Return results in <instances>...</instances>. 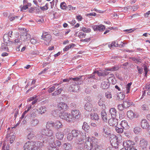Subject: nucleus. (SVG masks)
Masks as SVG:
<instances>
[{"mask_svg":"<svg viewBox=\"0 0 150 150\" xmlns=\"http://www.w3.org/2000/svg\"><path fill=\"white\" fill-rule=\"evenodd\" d=\"M42 144L39 141H29L25 143L24 146V150H38L42 147Z\"/></svg>","mask_w":150,"mask_h":150,"instance_id":"nucleus-1","label":"nucleus"},{"mask_svg":"<svg viewBox=\"0 0 150 150\" xmlns=\"http://www.w3.org/2000/svg\"><path fill=\"white\" fill-rule=\"evenodd\" d=\"M94 141H92L89 137L86 138V142L84 144L83 147H82V149H84V150H91L93 148V145Z\"/></svg>","mask_w":150,"mask_h":150,"instance_id":"nucleus-2","label":"nucleus"},{"mask_svg":"<svg viewBox=\"0 0 150 150\" xmlns=\"http://www.w3.org/2000/svg\"><path fill=\"white\" fill-rule=\"evenodd\" d=\"M59 116L61 119L65 120L68 122H72V116L70 113L63 112L59 114Z\"/></svg>","mask_w":150,"mask_h":150,"instance_id":"nucleus-3","label":"nucleus"},{"mask_svg":"<svg viewBox=\"0 0 150 150\" xmlns=\"http://www.w3.org/2000/svg\"><path fill=\"white\" fill-rule=\"evenodd\" d=\"M86 133H83L81 132L76 138V140L78 141L77 143L80 144L79 147H81V144L84 142L83 140H86Z\"/></svg>","mask_w":150,"mask_h":150,"instance_id":"nucleus-4","label":"nucleus"},{"mask_svg":"<svg viewBox=\"0 0 150 150\" xmlns=\"http://www.w3.org/2000/svg\"><path fill=\"white\" fill-rule=\"evenodd\" d=\"M41 134L42 135L48 137H52L53 135V132L52 129H43L41 130Z\"/></svg>","mask_w":150,"mask_h":150,"instance_id":"nucleus-5","label":"nucleus"},{"mask_svg":"<svg viewBox=\"0 0 150 150\" xmlns=\"http://www.w3.org/2000/svg\"><path fill=\"white\" fill-rule=\"evenodd\" d=\"M148 142L147 140L144 139H141L139 142L140 150H147V146Z\"/></svg>","mask_w":150,"mask_h":150,"instance_id":"nucleus-6","label":"nucleus"},{"mask_svg":"<svg viewBox=\"0 0 150 150\" xmlns=\"http://www.w3.org/2000/svg\"><path fill=\"white\" fill-rule=\"evenodd\" d=\"M71 115L72 116V122L73 120L75 119H78L81 116V113L78 110H74L72 111Z\"/></svg>","mask_w":150,"mask_h":150,"instance_id":"nucleus-7","label":"nucleus"},{"mask_svg":"<svg viewBox=\"0 0 150 150\" xmlns=\"http://www.w3.org/2000/svg\"><path fill=\"white\" fill-rule=\"evenodd\" d=\"M43 39L45 41L44 44L47 45L49 44L52 39V36L50 34H46L44 35L43 34L42 36Z\"/></svg>","mask_w":150,"mask_h":150,"instance_id":"nucleus-8","label":"nucleus"},{"mask_svg":"<svg viewBox=\"0 0 150 150\" xmlns=\"http://www.w3.org/2000/svg\"><path fill=\"white\" fill-rule=\"evenodd\" d=\"M27 32H23V34H21V40L24 41H26L29 40L31 37L30 35Z\"/></svg>","mask_w":150,"mask_h":150,"instance_id":"nucleus-9","label":"nucleus"},{"mask_svg":"<svg viewBox=\"0 0 150 150\" xmlns=\"http://www.w3.org/2000/svg\"><path fill=\"white\" fill-rule=\"evenodd\" d=\"M108 122L110 126L115 127L117 125L118 120L115 117H112L109 120Z\"/></svg>","mask_w":150,"mask_h":150,"instance_id":"nucleus-10","label":"nucleus"},{"mask_svg":"<svg viewBox=\"0 0 150 150\" xmlns=\"http://www.w3.org/2000/svg\"><path fill=\"white\" fill-rule=\"evenodd\" d=\"M82 77V76H81L74 78H70L69 79L70 80L71 79L73 80L76 84H81L83 83V81L82 80V79H81Z\"/></svg>","mask_w":150,"mask_h":150,"instance_id":"nucleus-11","label":"nucleus"},{"mask_svg":"<svg viewBox=\"0 0 150 150\" xmlns=\"http://www.w3.org/2000/svg\"><path fill=\"white\" fill-rule=\"evenodd\" d=\"M58 107L59 110H67L68 108L67 104L64 102L59 103L58 105Z\"/></svg>","mask_w":150,"mask_h":150,"instance_id":"nucleus-12","label":"nucleus"},{"mask_svg":"<svg viewBox=\"0 0 150 150\" xmlns=\"http://www.w3.org/2000/svg\"><path fill=\"white\" fill-rule=\"evenodd\" d=\"M134 143L133 142L129 140H127L125 142H123V145L125 147V148L126 149L129 147H131L134 145Z\"/></svg>","mask_w":150,"mask_h":150,"instance_id":"nucleus-13","label":"nucleus"},{"mask_svg":"<svg viewBox=\"0 0 150 150\" xmlns=\"http://www.w3.org/2000/svg\"><path fill=\"white\" fill-rule=\"evenodd\" d=\"M127 117L131 120L133 119L134 118L137 117V116L132 110H129L127 112Z\"/></svg>","mask_w":150,"mask_h":150,"instance_id":"nucleus-14","label":"nucleus"},{"mask_svg":"<svg viewBox=\"0 0 150 150\" xmlns=\"http://www.w3.org/2000/svg\"><path fill=\"white\" fill-rule=\"evenodd\" d=\"M64 135V133L60 131H58L55 134L56 138L59 140H62L63 139Z\"/></svg>","mask_w":150,"mask_h":150,"instance_id":"nucleus-15","label":"nucleus"},{"mask_svg":"<svg viewBox=\"0 0 150 150\" xmlns=\"http://www.w3.org/2000/svg\"><path fill=\"white\" fill-rule=\"evenodd\" d=\"M94 73L97 74L99 76H104L106 75H107L108 74V73H107V72L104 70H100L99 71H96L94 72Z\"/></svg>","mask_w":150,"mask_h":150,"instance_id":"nucleus-16","label":"nucleus"},{"mask_svg":"<svg viewBox=\"0 0 150 150\" xmlns=\"http://www.w3.org/2000/svg\"><path fill=\"white\" fill-rule=\"evenodd\" d=\"M5 44L4 43H2L1 44V50H2L4 51H9L8 50L9 48H10L9 46L10 44H8L6 43Z\"/></svg>","mask_w":150,"mask_h":150,"instance_id":"nucleus-17","label":"nucleus"},{"mask_svg":"<svg viewBox=\"0 0 150 150\" xmlns=\"http://www.w3.org/2000/svg\"><path fill=\"white\" fill-rule=\"evenodd\" d=\"M141 126L144 129L147 128L148 126H149V124L146 119H144L142 120L141 122Z\"/></svg>","mask_w":150,"mask_h":150,"instance_id":"nucleus-18","label":"nucleus"},{"mask_svg":"<svg viewBox=\"0 0 150 150\" xmlns=\"http://www.w3.org/2000/svg\"><path fill=\"white\" fill-rule=\"evenodd\" d=\"M133 103L132 102L130 103L129 99H125L123 101V105L125 108H127L129 107L130 105H132Z\"/></svg>","mask_w":150,"mask_h":150,"instance_id":"nucleus-19","label":"nucleus"},{"mask_svg":"<svg viewBox=\"0 0 150 150\" xmlns=\"http://www.w3.org/2000/svg\"><path fill=\"white\" fill-rule=\"evenodd\" d=\"M10 38H11V36L8 35V34H4L3 37L4 42L6 43L10 44L11 43L9 42L10 40Z\"/></svg>","mask_w":150,"mask_h":150,"instance_id":"nucleus-20","label":"nucleus"},{"mask_svg":"<svg viewBox=\"0 0 150 150\" xmlns=\"http://www.w3.org/2000/svg\"><path fill=\"white\" fill-rule=\"evenodd\" d=\"M84 109L88 111H91L93 108L92 105L89 103H86L84 106Z\"/></svg>","mask_w":150,"mask_h":150,"instance_id":"nucleus-21","label":"nucleus"},{"mask_svg":"<svg viewBox=\"0 0 150 150\" xmlns=\"http://www.w3.org/2000/svg\"><path fill=\"white\" fill-rule=\"evenodd\" d=\"M110 86V83L108 81H103L101 85V87L103 89L108 88Z\"/></svg>","mask_w":150,"mask_h":150,"instance_id":"nucleus-22","label":"nucleus"},{"mask_svg":"<svg viewBox=\"0 0 150 150\" xmlns=\"http://www.w3.org/2000/svg\"><path fill=\"white\" fill-rule=\"evenodd\" d=\"M63 125L60 121H57L55 122H54V127H55L57 129H59L63 127Z\"/></svg>","mask_w":150,"mask_h":150,"instance_id":"nucleus-23","label":"nucleus"},{"mask_svg":"<svg viewBox=\"0 0 150 150\" xmlns=\"http://www.w3.org/2000/svg\"><path fill=\"white\" fill-rule=\"evenodd\" d=\"M109 112L111 115L112 117H116L117 115V111L115 108H110V110Z\"/></svg>","mask_w":150,"mask_h":150,"instance_id":"nucleus-24","label":"nucleus"},{"mask_svg":"<svg viewBox=\"0 0 150 150\" xmlns=\"http://www.w3.org/2000/svg\"><path fill=\"white\" fill-rule=\"evenodd\" d=\"M8 18L10 21H12L14 20L16 21H20L22 18L20 17L19 16H17L13 17L11 15L9 16L8 17Z\"/></svg>","mask_w":150,"mask_h":150,"instance_id":"nucleus-25","label":"nucleus"},{"mask_svg":"<svg viewBox=\"0 0 150 150\" xmlns=\"http://www.w3.org/2000/svg\"><path fill=\"white\" fill-rule=\"evenodd\" d=\"M102 131L103 133H104L106 135H108L110 133L109 127L107 125L104 126L103 127Z\"/></svg>","mask_w":150,"mask_h":150,"instance_id":"nucleus-26","label":"nucleus"},{"mask_svg":"<svg viewBox=\"0 0 150 150\" xmlns=\"http://www.w3.org/2000/svg\"><path fill=\"white\" fill-rule=\"evenodd\" d=\"M120 125L123 129L128 128V127L127 122L125 120L122 121Z\"/></svg>","mask_w":150,"mask_h":150,"instance_id":"nucleus-27","label":"nucleus"},{"mask_svg":"<svg viewBox=\"0 0 150 150\" xmlns=\"http://www.w3.org/2000/svg\"><path fill=\"white\" fill-rule=\"evenodd\" d=\"M53 127H54V122H47L46 125V128L48 129H51Z\"/></svg>","mask_w":150,"mask_h":150,"instance_id":"nucleus-28","label":"nucleus"},{"mask_svg":"<svg viewBox=\"0 0 150 150\" xmlns=\"http://www.w3.org/2000/svg\"><path fill=\"white\" fill-rule=\"evenodd\" d=\"M81 132L80 131L74 129L72 130L71 132V134L73 137H76V138Z\"/></svg>","mask_w":150,"mask_h":150,"instance_id":"nucleus-29","label":"nucleus"},{"mask_svg":"<svg viewBox=\"0 0 150 150\" xmlns=\"http://www.w3.org/2000/svg\"><path fill=\"white\" fill-rule=\"evenodd\" d=\"M112 146L114 147V149H119L118 142L117 140L116 139L112 143Z\"/></svg>","mask_w":150,"mask_h":150,"instance_id":"nucleus-30","label":"nucleus"},{"mask_svg":"<svg viewBox=\"0 0 150 150\" xmlns=\"http://www.w3.org/2000/svg\"><path fill=\"white\" fill-rule=\"evenodd\" d=\"M91 118L92 120H98L99 119V116L96 113L91 114Z\"/></svg>","mask_w":150,"mask_h":150,"instance_id":"nucleus-31","label":"nucleus"},{"mask_svg":"<svg viewBox=\"0 0 150 150\" xmlns=\"http://www.w3.org/2000/svg\"><path fill=\"white\" fill-rule=\"evenodd\" d=\"M63 147L66 150H70L72 148L71 144L68 143H65L64 144Z\"/></svg>","mask_w":150,"mask_h":150,"instance_id":"nucleus-32","label":"nucleus"},{"mask_svg":"<svg viewBox=\"0 0 150 150\" xmlns=\"http://www.w3.org/2000/svg\"><path fill=\"white\" fill-rule=\"evenodd\" d=\"M30 123L32 126H35L39 124V121L36 119H33L31 121Z\"/></svg>","mask_w":150,"mask_h":150,"instance_id":"nucleus-33","label":"nucleus"},{"mask_svg":"<svg viewBox=\"0 0 150 150\" xmlns=\"http://www.w3.org/2000/svg\"><path fill=\"white\" fill-rule=\"evenodd\" d=\"M101 114L102 119L103 121L106 122L107 120V118L106 112L105 111H103L101 112Z\"/></svg>","mask_w":150,"mask_h":150,"instance_id":"nucleus-34","label":"nucleus"},{"mask_svg":"<svg viewBox=\"0 0 150 150\" xmlns=\"http://www.w3.org/2000/svg\"><path fill=\"white\" fill-rule=\"evenodd\" d=\"M121 127L120 125L115 127V129L117 133H121L123 132V129Z\"/></svg>","mask_w":150,"mask_h":150,"instance_id":"nucleus-35","label":"nucleus"},{"mask_svg":"<svg viewBox=\"0 0 150 150\" xmlns=\"http://www.w3.org/2000/svg\"><path fill=\"white\" fill-rule=\"evenodd\" d=\"M82 128L85 131L88 132L90 129V126L86 122H84Z\"/></svg>","mask_w":150,"mask_h":150,"instance_id":"nucleus-36","label":"nucleus"},{"mask_svg":"<svg viewBox=\"0 0 150 150\" xmlns=\"http://www.w3.org/2000/svg\"><path fill=\"white\" fill-rule=\"evenodd\" d=\"M142 109L144 111L148 110L149 109V107L148 104L146 103H145L143 104L141 107Z\"/></svg>","mask_w":150,"mask_h":150,"instance_id":"nucleus-37","label":"nucleus"},{"mask_svg":"<svg viewBox=\"0 0 150 150\" xmlns=\"http://www.w3.org/2000/svg\"><path fill=\"white\" fill-rule=\"evenodd\" d=\"M108 46L110 49H112V48H113V47H118L119 45L116 42L114 41L112 42L110 45H109Z\"/></svg>","mask_w":150,"mask_h":150,"instance_id":"nucleus-38","label":"nucleus"},{"mask_svg":"<svg viewBox=\"0 0 150 150\" xmlns=\"http://www.w3.org/2000/svg\"><path fill=\"white\" fill-rule=\"evenodd\" d=\"M46 111V108L45 106H41L39 108V112L41 114L45 113Z\"/></svg>","mask_w":150,"mask_h":150,"instance_id":"nucleus-39","label":"nucleus"},{"mask_svg":"<svg viewBox=\"0 0 150 150\" xmlns=\"http://www.w3.org/2000/svg\"><path fill=\"white\" fill-rule=\"evenodd\" d=\"M81 31H82L86 33H88L91 31V29L90 28H85L84 27H82L81 28Z\"/></svg>","mask_w":150,"mask_h":150,"instance_id":"nucleus-40","label":"nucleus"},{"mask_svg":"<svg viewBox=\"0 0 150 150\" xmlns=\"http://www.w3.org/2000/svg\"><path fill=\"white\" fill-rule=\"evenodd\" d=\"M142 130V129L139 127H137L134 129V132L136 134H138Z\"/></svg>","mask_w":150,"mask_h":150,"instance_id":"nucleus-41","label":"nucleus"},{"mask_svg":"<svg viewBox=\"0 0 150 150\" xmlns=\"http://www.w3.org/2000/svg\"><path fill=\"white\" fill-rule=\"evenodd\" d=\"M30 42L33 45H35L39 43V42L37 40L34 38H32L30 39Z\"/></svg>","mask_w":150,"mask_h":150,"instance_id":"nucleus-42","label":"nucleus"},{"mask_svg":"<svg viewBox=\"0 0 150 150\" xmlns=\"http://www.w3.org/2000/svg\"><path fill=\"white\" fill-rule=\"evenodd\" d=\"M132 84L131 83H128L126 86V93L127 94L129 93L130 90V86Z\"/></svg>","mask_w":150,"mask_h":150,"instance_id":"nucleus-43","label":"nucleus"},{"mask_svg":"<svg viewBox=\"0 0 150 150\" xmlns=\"http://www.w3.org/2000/svg\"><path fill=\"white\" fill-rule=\"evenodd\" d=\"M35 136V134L33 132H31L28 135V138L29 139H32Z\"/></svg>","mask_w":150,"mask_h":150,"instance_id":"nucleus-44","label":"nucleus"},{"mask_svg":"<svg viewBox=\"0 0 150 150\" xmlns=\"http://www.w3.org/2000/svg\"><path fill=\"white\" fill-rule=\"evenodd\" d=\"M119 69V67L117 66H116L113 67L109 69L108 70L110 71H115L118 70Z\"/></svg>","mask_w":150,"mask_h":150,"instance_id":"nucleus-45","label":"nucleus"},{"mask_svg":"<svg viewBox=\"0 0 150 150\" xmlns=\"http://www.w3.org/2000/svg\"><path fill=\"white\" fill-rule=\"evenodd\" d=\"M86 35V34L82 32H80L78 34V36L80 38H85Z\"/></svg>","mask_w":150,"mask_h":150,"instance_id":"nucleus-46","label":"nucleus"},{"mask_svg":"<svg viewBox=\"0 0 150 150\" xmlns=\"http://www.w3.org/2000/svg\"><path fill=\"white\" fill-rule=\"evenodd\" d=\"M60 7L62 9H64L67 8L66 4L64 2H63L61 3Z\"/></svg>","mask_w":150,"mask_h":150,"instance_id":"nucleus-47","label":"nucleus"},{"mask_svg":"<svg viewBox=\"0 0 150 150\" xmlns=\"http://www.w3.org/2000/svg\"><path fill=\"white\" fill-rule=\"evenodd\" d=\"M98 104L99 106H102L103 107H105V106L104 104V102L103 100V99L101 98H100L98 102Z\"/></svg>","mask_w":150,"mask_h":150,"instance_id":"nucleus-48","label":"nucleus"},{"mask_svg":"<svg viewBox=\"0 0 150 150\" xmlns=\"http://www.w3.org/2000/svg\"><path fill=\"white\" fill-rule=\"evenodd\" d=\"M73 136L71 133L68 134L67 136V138L68 140L71 141L73 139Z\"/></svg>","mask_w":150,"mask_h":150,"instance_id":"nucleus-49","label":"nucleus"},{"mask_svg":"<svg viewBox=\"0 0 150 150\" xmlns=\"http://www.w3.org/2000/svg\"><path fill=\"white\" fill-rule=\"evenodd\" d=\"M98 30L99 31L103 30L105 29V27L104 25H98Z\"/></svg>","mask_w":150,"mask_h":150,"instance_id":"nucleus-50","label":"nucleus"},{"mask_svg":"<svg viewBox=\"0 0 150 150\" xmlns=\"http://www.w3.org/2000/svg\"><path fill=\"white\" fill-rule=\"evenodd\" d=\"M105 96L108 99H110L112 98V95L111 93L110 92H107L105 94Z\"/></svg>","mask_w":150,"mask_h":150,"instance_id":"nucleus-51","label":"nucleus"},{"mask_svg":"<svg viewBox=\"0 0 150 150\" xmlns=\"http://www.w3.org/2000/svg\"><path fill=\"white\" fill-rule=\"evenodd\" d=\"M117 108H118V109L120 110H121V111L123 110V109L125 108V107H124V106L123 105V103L122 104H119L117 106Z\"/></svg>","mask_w":150,"mask_h":150,"instance_id":"nucleus-52","label":"nucleus"},{"mask_svg":"<svg viewBox=\"0 0 150 150\" xmlns=\"http://www.w3.org/2000/svg\"><path fill=\"white\" fill-rule=\"evenodd\" d=\"M95 73L94 72L92 74L89 75L88 76V78L87 79L88 81L89 82V80L90 79H96L95 77V75L94 74Z\"/></svg>","mask_w":150,"mask_h":150,"instance_id":"nucleus-53","label":"nucleus"},{"mask_svg":"<svg viewBox=\"0 0 150 150\" xmlns=\"http://www.w3.org/2000/svg\"><path fill=\"white\" fill-rule=\"evenodd\" d=\"M14 43L16 44L17 43L18 45H21L22 43L21 41H20V39L18 38L14 40Z\"/></svg>","mask_w":150,"mask_h":150,"instance_id":"nucleus-54","label":"nucleus"},{"mask_svg":"<svg viewBox=\"0 0 150 150\" xmlns=\"http://www.w3.org/2000/svg\"><path fill=\"white\" fill-rule=\"evenodd\" d=\"M18 29L19 31L22 33V34H23V32H27L28 31L27 30L23 28H19Z\"/></svg>","mask_w":150,"mask_h":150,"instance_id":"nucleus-55","label":"nucleus"},{"mask_svg":"<svg viewBox=\"0 0 150 150\" xmlns=\"http://www.w3.org/2000/svg\"><path fill=\"white\" fill-rule=\"evenodd\" d=\"M93 146L95 147L94 150H100V148L101 147L98 145L96 142V144H95V145H94Z\"/></svg>","mask_w":150,"mask_h":150,"instance_id":"nucleus-56","label":"nucleus"},{"mask_svg":"<svg viewBox=\"0 0 150 150\" xmlns=\"http://www.w3.org/2000/svg\"><path fill=\"white\" fill-rule=\"evenodd\" d=\"M48 4H46L44 6L41 7L40 8L43 11L46 10L48 9Z\"/></svg>","mask_w":150,"mask_h":150,"instance_id":"nucleus-57","label":"nucleus"},{"mask_svg":"<svg viewBox=\"0 0 150 150\" xmlns=\"http://www.w3.org/2000/svg\"><path fill=\"white\" fill-rule=\"evenodd\" d=\"M125 95L122 93H120L118 96V97L119 99L121 100L125 98Z\"/></svg>","mask_w":150,"mask_h":150,"instance_id":"nucleus-58","label":"nucleus"},{"mask_svg":"<svg viewBox=\"0 0 150 150\" xmlns=\"http://www.w3.org/2000/svg\"><path fill=\"white\" fill-rule=\"evenodd\" d=\"M37 111V110L36 109H33L32 111H31L30 112V115L31 116H34L35 115V112Z\"/></svg>","mask_w":150,"mask_h":150,"instance_id":"nucleus-59","label":"nucleus"},{"mask_svg":"<svg viewBox=\"0 0 150 150\" xmlns=\"http://www.w3.org/2000/svg\"><path fill=\"white\" fill-rule=\"evenodd\" d=\"M61 142L58 140H56L54 142V145L56 146H59L61 145Z\"/></svg>","mask_w":150,"mask_h":150,"instance_id":"nucleus-60","label":"nucleus"},{"mask_svg":"<svg viewBox=\"0 0 150 150\" xmlns=\"http://www.w3.org/2000/svg\"><path fill=\"white\" fill-rule=\"evenodd\" d=\"M55 89V87L54 86H52L48 89V92L49 93H51Z\"/></svg>","mask_w":150,"mask_h":150,"instance_id":"nucleus-61","label":"nucleus"},{"mask_svg":"<svg viewBox=\"0 0 150 150\" xmlns=\"http://www.w3.org/2000/svg\"><path fill=\"white\" fill-rule=\"evenodd\" d=\"M85 100L86 101L90 102L91 101V98L89 96H86L85 98Z\"/></svg>","mask_w":150,"mask_h":150,"instance_id":"nucleus-62","label":"nucleus"},{"mask_svg":"<svg viewBox=\"0 0 150 150\" xmlns=\"http://www.w3.org/2000/svg\"><path fill=\"white\" fill-rule=\"evenodd\" d=\"M67 9H68L69 10H75V7H73L71 5H69L67 7Z\"/></svg>","mask_w":150,"mask_h":150,"instance_id":"nucleus-63","label":"nucleus"},{"mask_svg":"<svg viewBox=\"0 0 150 150\" xmlns=\"http://www.w3.org/2000/svg\"><path fill=\"white\" fill-rule=\"evenodd\" d=\"M126 149L127 150H137L134 148L133 146L131 147Z\"/></svg>","mask_w":150,"mask_h":150,"instance_id":"nucleus-64","label":"nucleus"}]
</instances>
